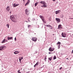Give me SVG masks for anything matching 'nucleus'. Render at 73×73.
Wrapping results in <instances>:
<instances>
[{
    "instance_id": "f257e3e1",
    "label": "nucleus",
    "mask_w": 73,
    "mask_h": 73,
    "mask_svg": "<svg viewBox=\"0 0 73 73\" xmlns=\"http://www.w3.org/2000/svg\"><path fill=\"white\" fill-rule=\"evenodd\" d=\"M40 4H43V5L42 6V7H46V2L44 1H40Z\"/></svg>"
},
{
    "instance_id": "f03ea898",
    "label": "nucleus",
    "mask_w": 73,
    "mask_h": 73,
    "mask_svg": "<svg viewBox=\"0 0 73 73\" xmlns=\"http://www.w3.org/2000/svg\"><path fill=\"white\" fill-rule=\"evenodd\" d=\"M6 48V47L5 46H2L0 47V50H3L4 49Z\"/></svg>"
},
{
    "instance_id": "7ed1b4c3",
    "label": "nucleus",
    "mask_w": 73,
    "mask_h": 73,
    "mask_svg": "<svg viewBox=\"0 0 73 73\" xmlns=\"http://www.w3.org/2000/svg\"><path fill=\"white\" fill-rule=\"evenodd\" d=\"M28 9H27L25 10V14L27 15H29V11L28 10Z\"/></svg>"
},
{
    "instance_id": "20e7f679",
    "label": "nucleus",
    "mask_w": 73,
    "mask_h": 73,
    "mask_svg": "<svg viewBox=\"0 0 73 73\" xmlns=\"http://www.w3.org/2000/svg\"><path fill=\"white\" fill-rule=\"evenodd\" d=\"M37 38L33 37L32 38V40L33 41L36 42L37 41Z\"/></svg>"
},
{
    "instance_id": "39448f33",
    "label": "nucleus",
    "mask_w": 73,
    "mask_h": 73,
    "mask_svg": "<svg viewBox=\"0 0 73 73\" xmlns=\"http://www.w3.org/2000/svg\"><path fill=\"white\" fill-rule=\"evenodd\" d=\"M60 44H61V42H58V43H57L56 45H58V49L60 48Z\"/></svg>"
},
{
    "instance_id": "423d86ee",
    "label": "nucleus",
    "mask_w": 73,
    "mask_h": 73,
    "mask_svg": "<svg viewBox=\"0 0 73 73\" xmlns=\"http://www.w3.org/2000/svg\"><path fill=\"white\" fill-rule=\"evenodd\" d=\"M54 50V48H52L51 47L49 48V50L50 52L53 51Z\"/></svg>"
},
{
    "instance_id": "0eeeda50",
    "label": "nucleus",
    "mask_w": 73,
    "mask_h": 73,
    "mask_svg": "<svg viewBox=\"0 0 73 73\" xmlns=\"http://www.w3.org/2000/svg\"><path fill=\"white\" fill-rule=\"evenodd\" d=\"M62 36L63 37H66V34L65 33H62Z\"/></svg>"
},
{
    "instance_id": "6e6552de",
    "label": "nucleus",
    "mask_w": 73,
    "mask_h": 73,
    "mask_svg": "<svg viewBox=\"0 0 73 73\" xmlns=\"http://www.w3.org/2000/svg\"><path fill=\"white\" fill-rule=\"evenodd\" d=\"M39 17H40V18L42 19V21L43 22H44V17L42 16V15H40L39 16Z\"/></svg>"
},
{
    "instance_id": "1a4fd4ad",
    "label": "nucleus",
    "mask_w": 73,
    "mask_h": 73,
    "mask_svg": "<svg viewBox=\"0 0 73 73\" xmlns=\"http://www.w3.org/2000/svg\"><path fill=\"white\" fill-rule=\"evenodd\" d=\"M55 20L58 22H60V19L59 18H56Z\"/></svg>"
},
{
    "instance_id": "9d476101",
    "label": "nucleus",
    "mask_w": 73,
    "mask_h": 73,
    "mask_svg": "<svg viewBox=\"0 0 73 73\" xmlns=\"http://www.w3.org/2000/svg\"><path fill=\"white\" fill-rule=\"evenodd\" d=\"M61 11L60 10H58L56 11V15L59 13L61 12Z\"/></svg>"
},
{
    "instance_id": "9b49d317",
    "label": "nucleus",
    "mask_w": 73,
    "mask_h": 73,
    "mask_svg": "<svg viewBox=\"0 0 73 73\" xmlns=\"http://www.w3.org/2000/svg\"><path fill=\"white\" fill-rule=\"evenodd\" d=\"M13 37H10V36H8L7 37V39L8 40H10L11 39H13Z\"/></svg>"
},
{
    "instance_id": "f8f14e48",
    "label": "nucleus",
    "mask_w": 73,
    "mask_h": 73,
    "mask_svg": "<svg viewBox=\"0 0 73 73\" xmlns=\"http://www.w3.org/2000/svg\"><path fill=\"white\" fill-rule=\"evenodd\" d=\"M19 5V4L16 5L15 3L13 5V6L14 7H16L18 6Z\"/></svg>"
},
{
    "instance_id": "ddd939ff",
    "label": "nucleus",
    "mask_w": 73,
    "mask_h": 73,
    "mask_svg": "<svg viewBox=\"0 0 73 73\" xmlns=\"http://www.w3.org/2000/svg\"><path fill=\"white\" fill-rule=\"evenodd\" d=\"M11 20L12 21H13L14 22L16 23L17 22V21L16 20V19L15 18H14L13 19H12Z\"/></svg>"
},
{
    "instance_id": "4468645a",
    "label": "nucleus",
    "mask_w": 73,
    "mask_h": 73,
    "mask_svg": "<svg viewBox=\"0 0 73 73\" xmlns=\"http://www.w3.org/2000/svg\"><path fill=\"white\" fill-rule=\"evenodd\" d=\"M20 52L18 51H16L15 52H14V54H19Z\"/></svg>"
},
{
    "instance_id": "2eb2a0df",
    "label": "nucleus",
    "mask_w": 73,
    "mask_h": 73,
    "mask_svg": "<svg viewBox=\"0 0 73 73\" xmlns=\"http://www.w3.org/2000/svg\"><path fill=\"white\" fill-rule=\"evenodd\" d=\"M10 7V6H8L7 7V8H6V9L8 11H9L10 10V9L9 8Z\"/></svg>"
},
{
    "instance_id": "dca6fc26",
    "label": "nucleus",
    "mask_w": 73,
    "mask_h": 73,
    "mask_svg": "<svg viewBox=\"0 0 73 73\" xmlns=\"http://www.w3.org/2000/svg\"><path fill=\"white\" fill-rule=\"evenodd\" d=\"M23 59V56H22V57H20L19 59V62H21V60H22Z\"/></svg>"
},
{
    "instance_id": "f3484780",
    "label": "nucleus",
    "mask_w": 73,
    "mask_h": 73,
    "mask_svg": "<svg viewBox=\"0 0 73 73\" xmlns=\"http://www.w3.org/2000/svg\"><path fill=\"white\" fill-rule=\"evenodd\" d=\"M58 28L59 29H62V28L61 27V25H59L58 26Z\"/></svg>"
},
{
    "instance_id": "a211bd4d",
    "label": "nucleus",
    "mask_w": 73,
    "mask_h": 73,
    "mask_svg": "<svg viewBox=\"0 0 73 73\" xmlns=\"http://www.w3.org/2000/svg\"><path fill=\"white\" fill-rule=\"evenodd\" d=\"M39 64V62H37L36 64H35L34 66V67H35L36 66H38V64Z\"/></svg>"
},
{
    "instance_id": "6ab92c4d",
    "label": "nucleus",
    "mask_w": 73,
    "mask_h": 73,
    "mask_svg": "<svg viewBox=\"0 0 73 73\" xmlns=\"http://www.w3.org/2000/svg\"><path fill=\"white\" fill-rule=\"evenodd\" d=\"M14 17L13 15L11 16H10V19H11V20H12V19H14Z\"/></svg>"
},
{
    "instance_id": "aec40b11",
    "label": "nucleus",
    "mask_w": 73,
    "mask_h": 73,
    "mask_svg": "<svg viewBox=\"0 0 73 73\" xmlns=\"http://www.w3.org/2000/svg\"><path fill=\"white\" fill-rule=\"evenodd\" d=\"M52 57H51L50 58H48V60H49L50 61H51V60H52Z\"/></svg>"
},
{
    "instance_id": "412c9836",
    "label": "nucleus",
    "mask_w": 73,
    "mask_h": 73,
    "mask_svg": "<svg viewBox=\"0 0 73 73\" xmlns=\"http://www.w3.org/2000/svg\"><path fill=\"white\" fill-rule=\"evenodd\" d=\"M38 3V2H37V3H35V6H36L37 5Z\"/></svg>"
},
{
    "instance_id": "4be33fe9",
    "label": "nucleus",
    "mask_w": 73,
    "mask_h": 73,
    "mask_svg": "<svg viewBox=\"0 0 73 73\" xmlns=\"http://www.w3.org/2000/svg\"><path fill=\"white\" fill-rule=\"evenodd\" d=\"M47 27H52V26H51L50 25H46V26Z\"/></svg>"
},
{
    "instance_id": "5701e85b",
    "label": "nucleus",
    "mask_w": 73,
    "mask_h": 73,
    "mask_svg": "<svg viewBox=\"0 0 73 73\" xmlns=\"http://www.w3.org/2000/svg\"><path fill=\"white\" fill-rule=\"evenodd\" d=\"M6 26H7V27H8V28H9V25L8 24H7L6 25Z\"/></svg>"
},
{
    "instance_id": "b1692460",
    "label": "nucleus",
    "mask_w": 73,
    "mask_h": 73,
    "mask_svg": "<svg viewBox=\"0 0 73 73\" xmlns=\"http://www.w3.org/2000/svg\"><path fill=\"white\" fill-rule=\"evenodd\" d=\"M31 25H28V28H29L30 27H31Z\"/></svg>"
},
{
    "instance_id": "393cba45",
    "label": "nucleus",
    "mask_w": 73,
    "mask_h": 73,
    "mask_svg": "<svg viewBox=\"0 0 73 73\" xmlns=\"http://www.w3.org/2000/svg\"><path fill=\"white\" fill-rule=\"evenodd\" d=\"M56 59V56H55L54 57V59H53L54 60V59Z\"/></svg>"
},
{
    "instance_id": "a878e982",
    "label": "nucleus",
    "mask_w": 73,
    "mask_h": 73,
    "mask_svg": "<svg viewBox=\"0 0 73 73\" xmlns=\"http://www.w3.org/2000/svg\"><path fill=\"white\" fill-rule=\"evenodd\" d=\"M30 3V1L29 0H28L27 1V3H28V4H29Z\"/></svg>"
},
{
    "instance_id": "bb28decb",
    "label": "nucleus",
    "mask_w": 73,
    "mask_h": 73,
    "mask_svg": "<svg viewBox=\"0 0 73 73\" xmlns=\"http://www.w3.org/2000/svg\"><path fill=\"white\" fill-rule=\"evenodd\" d=\"M5 42V41L4 40H3L1 42L2 43H4Z\"/></svg>"
},
{
    "instance_id": "cd10ccee",
    "label": "nucleus",
    "mask_w": 73,
    "mask_h": 73,
    "mask_svg": "<svg viewBox=\"0 0 73 73\" xmlns=\"http://www.w3.org/2000/svg\"><path fill=\"white\" fill-rule=\"evenodd\" d=\"M28 4H29V3H27L25 4V6H26L28 5Z\"/></svg>"
},
{
    "instance_id": "c85d7f7f",
    "label": "nucleus",
    "mask_w": 73,
    "mask_h": 73,
    "mask_svg": "<svg viewBox=\"0 0 73 73\" xmlns=\"http://www.w3.org/2000/svg\"><path fill=\"white\" fill-rule=\"evenodd\" d=\"M4 40H5V42H8V40H5V39H4Z\"/></svg>"
},
{
    "instance_id": "c756f323",
    "label": "nucleus",
    "mask_w": 73,
    "mask_h": 73,
    "mask_svg": "<svg viewBox=\"0 0 73 73\" xmlns=\"http://www.w3.org/2000/svg\"><path fill=\"white\" fill-rule=\"evenodd\" d=\"M46 56L45 57H44V60H46Z\"/></svg>"
},
{
    "instance_id": "7c9ffc66",
    "label": "nucleus",
    "mask_w": 73,
    "mask_h": 73,
    "mask_svg": "<svg viewBox=\"0 0 73 73\" xmlns=\"http://www.w3.org/2000/svg\"><path fill=\"white\" fill-rule=\"evenodd\" d=\"M62 67H60V68H59V70H61L62 69Z\"/></svg>"
},
{
    "instance_id": "2f4dec72",
    "label": "nucleus",
    "mask_w": 73,
    "mask_h": 73,
    "mask_svg": "<svg viewBox=\"0 0 73 73\" xmlns=\"http://www.w3.org/2000/svg\"><path fill=\"white\" fill-rule=\"evenodd\" d=\"M48 54H52V52H48Z\"/></svg>"
},
{
    "instance_id": "473e14b6",
    "label": "nucleus",
    "mask_w": 73,
    "mask_h": 73,
    "mask_svg": "<svg viewBox=\"0 0 73 73\" xmlns=\"http://www.w3.org/2000/svg\"><path fill=\"white\" fill-rule=\"evenodd\" d=\"M69 19H73V18H70Z\"/></svg>"
},
{
    "instance_id": "72a5a7b5",
    "label": "nucleus",
    "mask_w": 73,
    "mask_h": 73,
    "mask_svg": "<svg viewBox=\"0 0 73 73\" xmlns=\"http://www.w3.org/2000/svg\"><path fill=\"white\" fill-rule=\"evenodd\" d=\"M15 41H16L17 40V39H16V38H15Z\"/></svg>"
},
{
    "instance_id": "f704fd0d",
    "label": "nucleus",
    "mask_w": 73,
    "mask_h": 73,
    "mask_svg": "<svg viewBox=\"0 0 73 73\" xmlns=\"http://www.w3.org/2000/svg\"><path fill=\"white\" fill-rule=\"evenodd\" d=\"M20 70H19L18 71V73L20 72Z\"/></svg>"
},
{
    "instance_id": "c9c22d12",
    "label": "nucleus",
    "mask_w": 73,
    "mask_h": 73,
    "mask_svg": "<svg viewBox=\"0 0 73 73\" xmlns=\"http://www.w3.org/2000/svg\"><path fill=\"white\" fill-rule=\"evenodd\" d=\"M72 54H73V50H72Z\"/></svg>"
},
{
    "instance_id": "e433bc0d",
    "label": "nucleus",
    "mask_w": 73,
    "mask_h": 73,
    "mask_svg": "<svg viewBox=\"0 0 73 73\" xmlns=\"http://www.w3.org/2000/svg\"><path fill=\"white\" fill-rule=\"evenodd\" d=\"M28 21H29V22H30V21H29V19H28Z\"/></svg>"
},
{
    "instance_id": "4c0bfd02",
    "label": "nucleus",
    "mask_w": 73,
    "mask_h": 73,
    "mask_svg": "<svg viewBox=\"0 0 73 73\" xmlns=\"http://www.w3.org/2000/svg\"><path fill=\"white\" fill-rule=\"evenodd\" d=\"M56 0H52V1H56Z\"/></svg>"
},
{
    "instance_id": "58836bf2",
    "label": "nucleus",
    "mask_w": 73,
    "mask_h": 73,
    "mask_svg": "<svg viewBox=\"0 0 73 73\" xmlns=\"http://www.w3.org/2000/svg\"><path fill=\"white\" fill-rule=\"evenodd\" d=\"M51 29H52V27H51Z\"/></svg>"
},
{
    "instance_id": "ea45409f",
    "label": "nucleus",
    "mask_w": 73,
    "mask_h": 73,
    "mask_svg": "<svg viewBox=\"0 0 73 73\" xmlns=\"http://www.w3.org/2000/svg\"><path fill=\"white\" fill-rule=\"evenodd\" d=\"M25 22L27 23H28V21H25Z\"/></svg>"
},
{
    "instance_id": "a19ab883",
    "label": "nucleus",
    "mask_w": 73,
    "mask_h": 73,
    "mask_svg": "<svg viewBox=\"0 0 73 73\" xmlns=\"http://www.w3.org/2000/svg\"><path fill=\"white\" fill-rule=\"evenodd\" d=\"M25 0H23V1H24V2H25Z\"/></svg>"
},
{
    "instance_id": "79ce46f5",
    "label": "nucleus",
    "mask_w": 73,
    "mask_h": 73,
    "mask_svg": "<svg viewBox=\"0 0 73 73\" xmlns=\"http://www.w3.org/2000/svg\"><path fill=\"white\" fill-rule=\"evenodd\" d=\"M18 73H21V72H19Z\"/></svg>"
},
{
    "instance_id": "37998d69",
    "label": "nucleus",
    "mask_w": 73,
    "mask_h": 73,
    "mask_svg": "<svg viewBox=\"0 0 73 73\" xmlns=\"http://www.w3.org/2000/svg\"><path fill=\"white\" fill-rule=\"evenodd\" d=\"M66 59H68V60H69V59H68V58H66Z\"/></svg>"
},
{
    "instance_id": "c03bdc74",
    "label": "nucleus",
    "mask_w": 73,
    "mask_h": 73,
    "mask_svg": "<svg viewBox=\"0 0 73 73\" xmlns=\"http://www.w3.org/2000/svg\"><path fill=\"white\" fill-rule=\"evenodd\" d=\"M11 13V11H10V14Z\"/></svg>"
},
{
    "instance_id": "a18cd8bd",
    "label": "nucleus",
    "mask_w": 73,
    "mask_h": 73,
    "mask_svg": "<svg viewBox=\"0 0 73 73\" xmlns=\"http://www.w3.org/2000/svg\"><path fill=\"white\" fill-rule=\"evenodd\" d=\"M52 35H54V34H53Z\"/></svg>"
},
{
    "instance_id": "49530a36",
    "label": "nucleus",
    "mask_w": 73,
    "mask_h": 73,
    "mask_svg": "<svg viewBox=\"0 0 73 73\" xmlns=\"http://www.w3.org/2000/svg\"><path fill=\"white\" fill-rule=\"evenodd\" d=\"M39 73H40V72H39Z\"/></svg>"
},
{
    "instance_id": "de8ad7c7",
    "label": "nucleus",
    "mask_w": 73,
    "mask_h": 73,
    "mask_svg": "<svg viewBox=\"0 0 73 73\" xmlns=\"http://www.w3.org/2000/svg\"><path fill=\"white\" fill-rule=\"evenodd\" d=\"M72 50H73V49Z\"/></svg>"
}]
</instances>
